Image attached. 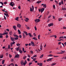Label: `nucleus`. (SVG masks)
Here are the masks:
<instances>
[{
	"label": "nucleus",
	"instance_id": "nucleus-1",
	"mask_svg": "<svg viewBox=\"0 0 66 66\" xmlns=\"http://www.w3.org/2000/svg\"><path fill=\"white\" fill-rule=\"evenodd\" d=\"M21 64L22 65H24V66H25V65H26V64L24 63V62L23 60H22L21 61Z\"/></svg>",
	"mask_w": 66,
	"mask_h": 66
},
{
	"label": "nucleus",
	"instance_id": "nucleus-2",
	"mask_svg": "<svg viewBox=\"0 0 66 66\" xmlns=\"http://www.w3.org/2000/svg\"><path fill=\"white\" fill-rule=\"evenodd\" d=\"M14 4V3H13V2H11L10 3V5H11V6H13Z\"/></svg>",
	"mask_w": 66,
	"mask_h": 66
},
{
	"label": "nucleus",
	"instance_id": "nucleus-3",
	"mask_svg": "<svg viewBox=\"0 0 66 66\" xmlns=\"http://www.w3.org/2000/svg\"><path fill=\"white\" fill-rule=\"evenodd\" d=\"M40 21V20L39 19H37L36 20H35V22H39V21Z\"/></svg>",
	"mask_w": 66,
	"mask_h": 66
},
{
	"label": "nucleus",
	"instance_id": "nucleus-4",
	"mask_svg": "<svg viewBox=\"0 0 66 66\" xmlns=\"http://www.w3.org/2000/svg\"><path fill=\"white\" fill-rule=\"evenodd\" d=\"M20 56L18 54H17L15 55V58H19V57Z\"/></svg>",
	"mask_w": 66,
	"mask_h": 66
},
{
	"label": "nucleus",
	"instance_id": "nucleus-5",
	"mask_svg": "<svg viewBox=\"0 0 66 66\" xmlns=\"http://www.w3.org/2000/svg\"><path fill=\"white\" fill-rule=\"evenodd\" d=\"M53 25V23H50L49 24H48V27H51V26H52Z\"/></svg>",
	"mask_w": 66,
	"mask_h": 66
},
{
	"label": "nucleus",
	"instance_id": "nucleus-6",
	"mask_svg": "<svg viewBox=\"0 0 66 66\" xmlns=\"http://www.w3.org/2000/svg\"><path fill=\"white\" fill-rule=\"evenodd\" d=\"M31 44L32 46H33L34 47L35 46V45H34V43L33 42H31Z\"/></svg>",
	"mask_w": 66,
	"mask_h": 66
},
{
	"label": "nucleus",
	"instance_id": "nucleus-7",
	"mask_svg": "<svg viewBox=\"0 0 66 66\" xmlns=\"http://www.w3.org/2000/svg\"><path fill=\"white\" fill-rule=\"evenodd\" d=\"M44 10H45V8H42L41 9V13H43V12L44 11Z\"/></svg>",
	"mask_w": 66,
	"mask_h": 66
},
{
	"label": "nucleus",
	"instance_id": "nucleus-8",
	"mask_svg": "<svg viewBox=\"0 0 66 66\" xmlns=\"http://www.w3.org/2000/svg\"><path fill=\"white\" fill-rule=\"evenodd\" d=\"M17 26L18 28H20L21 27V25L19 24H18L17 25Z\"/></svg>",
	"mask_w": 66,
	"mask_h": 66
},
{
	"label": "nucleus",
	"instance_id": "nucleus-9",
	"mask_svg": "<svg viewBox=\"0 0 66 66\" xmlns=\"http://www.w3.org/2000/svg\"><path fill=\"white\" fill-rule=\"evenodd\" d=\"M4 14L5 15V16H6V17H9V14H8V13H4Z\"/></svg>",
	"mask_w": 66,
	"mask_h": 66
},
{
	"label": "nucleus",
	"instance_id": "nucleus-10",
	"mask_svg": "<svg viewBox=\"0 0 66 66\" xmlns=\"http://www.w3.org/2000/svg\"><path fill=\"white\" fill-rule=\"evenodd\" d=\"M11 39L12 41H14V38L13 37H11Z\"/></svg>",
	"mask_w": 66,
	"mask_h": 66
},
{
	"label": "nucleus",
	"instance_id": "nucleus-11",
	"mask_svg": "<svg viewBox=\"0 0 66 66\" xmlns=\"http://www.w3.org/2000/svg\"><path fill=\"white\" fill-rule=\"evenodd\" d=\"M13 28L14 29V30H16V26H13Z\"/></svg>",
	"mask_w": 66,
	"mask_h": 66
},
{
	"label": "nucleus",
	"instance_id": "nucleus-12",
	"mask_svg": "<svg viewBox=\"0 0 66 66\" xmlns=\"http://www.w3.org/2000/svg\"><path fill=\"white\" fill-rule=\"evenodd\" d=\"M28 35H29L30 37H33V36L32 35L31 33H28Z\"/></svg>",
	"mask_w": 66,
	"mask_h": 66
},
{
	"label": "nucleus",
	"instance_id": "nucleus-13",
	"mask_svg": "<svg viewBox=\"0 0 66 66\" xmlns=\"http://www.w3.org/2000/svg\"><path fill=\"white\" fill-rule=\"evenodd\" d=\"M8 66H14V64L12 63H11Z\"/></svg>",
	"mask_w": 66,
	"mask_h": 66
},
{
	"label": "nucleus",
	"instance_id": "nucleus-14",
	"mask_svg": "<svg viewBox=\"0 0 66 66\" xmlns=\"http://www.w3.org/2000/svg\"><path fill=\"white\" fill-rule=\"evenodd\" d=\"M24 33L26 35H28V34L27 33V32L26 31H24Z\"/></svg>",
	"mask_w": 66,
	"mask_h": 66
},
{
	"label": "nucleus",
	"instance_id": "nucleus-15",
	"mask_svg": "<svg viewBox=\"0 0 66 66\" xmlns=\"http://www.w3.org/2000/svg\"><path fill=\"white\" fill-rule=\"evenodd\" d=\"M46 7H47V5H46V4H44L43 6V7H44V8H46Z\"/></svg>",
	"mask_w": 66,
	"mask_h": 66
},
{
	"label": "nucleus",
	"instance_id": "nucleus-16",
	"mask_svg": "<svg viewBox=\"0 0 66 66\" xmlns=\"http://www.w3.org/2000/svg\"><path fill=\"white\" fill-rule=\"evenodd\" d=\"M32 39H34V40H37V39L35 37H34L32 38Z\"/></svg>",
	"mask_w": 66,
	"mask_h": 66
},
{
	"label": "nucleus",
	"instance_id": "nucleus-17",
	"mask_svg": "<svg viewBox=\"0 0 66 66\" xmlns=\"http://www.w3.org/2000/svg\"><path fill=\"white\" fill-rule=\"evenodd\" d=\"M18 32L19 34H21V32H20V30H19L18 29Z\"/></svg>",
	"mask_w": 66,
	"mask_h": 66
},
{
	"label": "nucleus",
	"instance_id": "nucleus-18",
	"mask_svg": "<svg viewBox=\"0 0 66 66\" xmlns=\"http://www.w3.org/2000/svg\"><path fill=\"white\" fill-rule=\"evenodd\" d=\"M19 19V18L18 17H16V18L15 19V20H17V21H18V19Z\"/></svg>",
	"mask_w": 66,
	"mask_h": 66
},
{
	"label": "nucleus",
	"instance_id": "nucleus-19",
	"mask_svg": "<svg viewBox=\"0 0 66 66\" xmlns=\"http://www.w3.org/2000/svg\"><path fill=\"white\" fill-rule=\"evenodd\" d=\"M56 65V63H53L51 64V66H54V65Z\"/></svg>",
	"mask_w": 66,
	"mask_h": 66
},
{
	"label": "nucleus",
	"instance_id": "nucleus-20",
	"mask_svg": "<svg viewBox=\"0 0 66 66\" xmlns=\"http://www.w3.org/2000/svg\"><path fill=\"white\" fill-rule=\"evenodd\" d=\"M5 61V60H2V64H4V62Z\"/></svg>",
	"mask_w": 66,
	"mask_h": 66
},
{
	"label": "nucleus",
	"instance_id": "nucleus-21",
	"mask_svg": "<svg viewBox=\"0 0 66 66\" xmlns=\"http://www.w3.org/2000/svg\"><path fill=\"white\" fill-rule=\"evenodd\" d=\"M9 34L10 35H12V34H13V32L12 31H11L10 32H9Z\"/></svg>",
	"mask_w": 66,
	"mask_h": 66
},
{
	"label": "nucleus",
	"instance_id": "nucleus-22",
	"mask_svg": "<svg viewBox=\"0 0 66 66\" xmlns=\"http://www.w3.org/2000/svg\"><path fill=\"white\" fill-rule=\"evenodd\" d=\"M13 35L15 37H19V36H17V35Z\"/></svg>",
	"mask_w": 66,
	"mask_h": 66
},
{
	"label": "nucleus",
	"instance_id": "nucleus-23",
	"mask_svg": "<svg viewBox=\"0 0 66 66\" xmlns=\"http://www.w3.org/2000/svg\"><path fill=\"white\" fill-rule=\"evenodd\" d=\"M42 2V1H38L36 2L37 3H38V4H39L40 3Z\"/></svg>",
	"mask_w": 66,
	"mask_h": 66
},
{
	"label": "nucleus",
	"instance_id": "nucleus-24",
	"mask_svg": "<svg viewBox=\"0 0 66 66\" xmlns=\"http://www.w3.org/2000/svg\"><path fill=\"white\" fill-rule=\"evenodd\" d=\"M19 52L20 53H22L23 52L22 51L20 50H19Z\"/></svg>",
	"mask_w": 66,
	"mask_h": 66
},
{
	"label": "nucleus",
	"instance_id": "nucleus-25",
	"mask_svg": "<svg viewBox=\"0 0 66 66\" xmlns=\"http://www.w3.org/2000/svg\"><path fill=\"white\" fill-rule=\"evenodd\" d=\"M63 19L62 18H60L58 20L59 21H60L61 20H62Z\"/></svg>",
	"mask_w": 66,
	"mask_h": 66
},
{
	"label": "nucleus",
	"instance_id": "nucleus-26",
	"mask_svg": "<svg viewBox=\"0 0 66 66\" xmlns=\"http://www.w3.org/2000/svg\"><path fill=\"white\" fill-rule=\"evenodd\" d=\"M51 59H50V58L49 59H47V62H49V61H51Z\"/></svg>",
	"mask_w": 66,
	"mask_h": 66
},
{
	"label": "nucleus",
	"instance_id": "nucleus-27",
	"mask_svg": "<svg viewBox=\"0 0 66 66\" xmlns=\"http://www.w3.org/2000/svg\"><path fill=\"white\" fill-rule=\"evenodd\" d=\"M43 56H44V55L43 54L40 56V58H42V57H43Z\"/></svg>",
	"mask_w": 66,
	"mask_h": 66
},
{
	"label": "nucleus",
	"instance_id": "nucleus-28",
	"mask_svg": "<svg viewBox=\"0 0 66 66\" xmlns=\"http://www.w3.org/2000/svg\"><path fill=\"white\" fill-rule=\"evenodd\" d=\"M0 57L1 59H2V58H3V55H1L0 56Z\"/></svg>",
	"mask_w": 66,
	"mask_h": 66
},
{
	"label": "nucleus",
	"instance_id": "nucleus-29",
	"mask_svg": "<svg viewBox=\"0 0 66 66\" xmlns=\"http://www.w3.org/2000/svg\"><path fill=\"white\" fill-rule=\"evenodd\" d=\"M26 57H27L26 56H24L23 57V59H24V60H25V59H26Z\"/></svg>",
	"mask_w": 66,
	"mask_h": 66
},
{
	"label": "nucleus",
	"instance_id": "nucleus-30",
	"mask_svg": "<svg viewBox=\"0 0 66 66\" xmlns=\"http://www.w3.org/2000/svg\"><path fill=\"white\" fill-rule=\"evenodd\" d=\"M18 39V38L17 37H16L15 38V40H17Z\"/></svg>",
	"mask_w": 66,
	"mask_h": 66
},
{
	"label": "nucleus",
	"instance_id": "nucleus-31",
	"mask_svg": "<svg viewBox=\"0 0 66 66\" xmlns=\"http://www.w3.org/2000/svg\"><path fill=\"white\" fill-rule=\"evenodd\" d=\"M16 45L17 46H19L20 45V44L19 43H18L16 44Z\"/></svg>",
	"mask_w": 66,
	"mask_h": 66
},
{
	"label": "nucleus",
	"instance_id": "nucleus-32",
	"mask_svg": "<svg viewBox=\"0 0 66 66\" xmlns=\"http://www.w3.org/2000/svg\"><path fill=\"white\" fill-rule=\"evenodd\" d=\"M40 36L39 35H38V39H40Z\"/></svg>",
	"mask_w": 66,
	"mask_h": 66
},
{
	"label": "nucleus",
	"instance_id": "nucleus-33",
	"mask_svg": "<svg viewBox=\"0 0 66 66\" xmlns=\"http://www.w3.org/2000/svg\"><path fill=\"white\" fill-rule=\"evenodd\" d=\"M0 3H1V4H2V5H3L4 4L3 3V2H0Z\"/></svg>",
	"mask_w": 66,
	"mask_h": 66
},
{
	"label": "nucleus",
	"instance_id": "nucleus-34",
	"mask_svg": "<svg viewBox=\"0 0 66 66\" xmlns=\"http://www.w3.org/2000/svg\"><path fill=\"white\" fill-rule=\"evenodd\" d=\"M53 7L54 9H55V5H54L53 6Z\"/></svg>",
	"mask_w": 66,
	"mask_h": 66
},
{
	"label": "nucleus",
	"instance_id": "nucleus-35",
	"mask_svg": "<svg viewBox=\"0 0 66 66\" xmlns=\"http://www.w3.org/2000/svg\"><path fill=\"white\" fill-rule=\"evenodd\" d=\"M43 66V63H40V65L39 66Z\"/></svg>",
	"mask_w": 66,
	"mask_h": 66
},
{
	"label": "nucleus",
	"instance_id": "nucleus-36",
	"mask_svg": "<svg viewBox=\"0 0 66 66\" xmlns=\"http://www.w3.org/2000/svg\"><path fill=\"white\" fill-rule=\"evenodd\" d=\"M19 49V47H18L16 48V50L17 51H18Z\"/></svg>",
	"mask_w": 66,
	"mask_h": 66
},
{
	"label": "nucleus",
	"instance_id": "nucleus-37",
	"mask_svg": "<svg viewBox=\"0 0 66 66\" xmlns=\"http://www.w3.org/2000/svg\"><path fill=\"white\" fill-rule=\"evenodd\" d=\"M0 38H3V36L0 35Z\"/></svg>",
	"mask_w": 66,
	"mask_h": 66
},
{
	"label": "nucleus",
	"instance_id": "nucleus-38",
	"mask_svg": "<svg viewBox=\"0 0 66 66\" xmlns=\"http://www.w3.org/2000/svg\"><path fill=\"white\" fill-rule=\"evenodd\" d=\"M50 19H48V20L47 21V22H49V21H50Z\"/></svg>",
	"mask_w": 66,
	"mask_h": 66
},
{
	"label": "nucleus",
	"instance_id": "nucleus-39",
	"mask_svg": "<svg viewBox=\"0 0 66 66\" xmlns=\"http://www.w3.org/2000/svg\"><path fill=\"white\" fill-rule=\"evenodd\" d=\"M62 10H66V8H62Z\"/></svg>",
	"mask_w": 66,
	"mask_h": 66
},
{
	"label": "nucleus",
	"instance_id": "nucleus-40",
	"mask_svg": "<svg viewBox=\"0 0 66 66\" xmlns=\"http://www.w3.org/2000/svg\"><path fill=\"white\" fill-rule=\"evenodd\" d=\"M53 55H52L50 54L49 55H48V56H52Z\"/></svg>",
	"mask_w": 66,
	"mask_h": 66
},
{
	"label": "nucleus",
	"instance_id": "nucleus-41",
	"mask_svg": "<svg viewBox=\"0 0 66 66\" xmlns=\"http://www.w3.org/2000/svg\"><path fill=\"white\" fill-rule=\"evenodd\" d=\"M34 28H35V31H36V30H37V28H36V26H35L34 27Z\"/></svg>",
	"mask_w": 66,
	"mask_h": 66
},
{
	"label": "nucleus",
	"instance_id": "nucleus-42",
	"mask_svg": "<svg viewBox=\"0 0 66 66\" xmlns=\"http://www.w3.org/2000/svg\"><path fill=\"white\" fill-rule=\"evenodd\" d=\"M8 37H9V36H8V35H6V38H8Z\"/></svg>",
	"mask_w": 66,
	"mask_h": 66
},
{
	"label": "nucleus",
	"instance_id": "nucleus-43",
	"mask_svg": "<svg viewBox=\"0 0 66 66\" xmlns=\"http://www.w3.org/2000/svg\"><path fill=\"white\" fill-rule=\"evenodd\" d=\"M30 52L31 54H33V52L32 51H30Z\"/></svg>",
	"mask_w": 66,
	"mask_h": 66
},
{
	"label": "nucleus",
	"instance_id": "nucleus-44",
	"mask_svg": "<svg viewBox=\"0 0 66 66\" xmlns=\"http://www.w3.org/2000/svg\"><path fill=\"white\" fill-rule=\"evenodd\" d=\"M27 61L26 60H25L24 61V64H25V65L26 64H27Z\"/></svg>",
	"mask_w": 66,
	"mask_h": 66
},
{
	"label": "nucleus",
	"instance_id": "nucleus-45",
	"mask_svg": "<svg viewBox=\"0 0 66 66\" xmlns=\"http://www.w3.org/2000/svg\"><path fill=\"white\" fill-rule=\"evenodd\" d=\"M8 49H10V45H9L8 46Z\"/></svg>",
	"mask_w": 66,
	"mask_h": 66
},
{
	"label": "nucleus",
	"instance_id": "nucleus-46",
	"mask_svg": "<svg viewBox=\"0 0 66 66\" xmlns=\"http://www.w3.org/2000/svg\"><path fill=\"white\" fill-rule=\"evenodd\" d=\"M7 2H5L4 3V4H7Z\"/></svg>",
	"mask_w": 66,
	"mask_h": 66
},
{
	"label": "nucleus",
	"instance_id": "nucleus-47",
	"mask_svg": "<svg viewBox=\"0 0 66 66\" xmlns=\"http://www.w3.org/2000/svg\"><path fill=\"white\" fill-rule=\"evenodd\" d=\"M64 38V37H61L59 38V39H61V38Z\"/></svg>",
	"mask_w": 66,
	"mask_h": 66
},
{
	"label": "nucleus",
	"instance_id": "nucleus-48",
	"mask_svg": "<svg viewBox=\"0 0 66 66\" xmlns=\"http://www.w3.org/2000/svg\"><path fill=\"white\" fill-rule=\"evenodd\" d=\"M61 2V4H62V5H63V4H64L63 2V1H62Z\"/></svg>",
	"mask_w": 66,
	"mask_h": 66
},
{
	"label": "nucleus",
	"instance_id": "nucleus-49",
	"mask_svg": "<svg viewBox=\"0 0 66 66\" xmlns=\"http://www.w3.org/2000/svg\"><path fill=\"white\" fill-rule=\"evenodd\" d=\"M10 45L11 47H12V46H13V44H12V43H11L10 44Z\"/></svg>",
	"mask_w": 66,
	"mask_h": 66
},
{
	"label": "nucleus",
	"instance_id": "nucleus-50",
	"mask_svg": "<svg viewBox=\"0 0 66 66\" xmlns=\"http://www.w3.org/2000/svg\"><path fill=\"white\" fill-rule=\"evenodd\" d=\"M19 37L20 38H21V37H22V36H21V35H19Z\"/></svg>",
	"mask_w": 66,
	"mask_h": 66
},
{
	"label": "nucleus",
	"instance_id": "nucleus-51",
	"mask_svg": "<svg viewBox=\"0 0 66 66\" xmlns=\"http://www.w3.org/2000/svg\"><path fill=\"white\" fill-rule=\"evenodd\" d=\"M61 51V52H62L63 53H64L65 51Z\"/></svg>",
	"mask_w": 66,
	"mask_h": 66
},
{
	"label": "nucleus",
	"instance_id": "nucleus-52",
	"mask_svg": "<svg viewBox=\"0 0 66 66\" xmlns=\"http://www.w3.org/2000/svg\"><path fill=\"white\" fill-rule=\"evenodd\" d=\"M30 11L31 12H32V9L31 8L30 9Z\"/></svg>",
	"mask_w": 66,
	"mask_h": 66
},
{
	"label": "nucleus",
	"instance_id": "nucleus-53",
	"mask_svg": "<svg viewBox=\"0 0 66 66\" xmlns=\"http://www.w3.org/2000/svg\"><path fill=\"white\" fill-rule=\"evenodd\" d=\"M55 2H56V4H58V2H57V1H55Z\"/></svg>",
	"mask_w": 66,
	"mask_h": 66
},
{
	"label": "nucleus",
	"instance_id": "nucleus-54",
	"mask_svg": "<svg viewBox=\"0 0 66 66\" xmlns=\"http://www.w3.org/2000/svg\"><path fill=\"white\" fill-rule=\"evenodd\" d=\"M24 20L26 21V22H28V21L26 19H24Z\"/></svg>",
	"mask_w": 66,
	"mask_h": 66
},
{
	"label": "nucleus",
	"instance_id": "nucleus-55",
	"mask_svg": "<svg viewBox=\"0 0 66 66\" xmlns=\"http://www.w3.org/2000/svg\"><path fill=\"white\" fill-rule=\"evenodd\" d=\"M32 10L33 11L34 10V6H32Z\"/></svg>",
	"mask_w": 66,
	"mask_h": 66
},
{
	"label": "nucleus",
	"instance_id": "nucleus-56",
	"mask_svg": "<svg viewBox=\"0 0 66 66\" xmlns=\"http://www.w3.org/2000/svg\"><path fill=\"white\" fill-rule=\"evenodd\" d=\"M18 8L19 9H21V7H20V6H19L18 7Z\"/></svg>",
	"mask_w": 66,
	"mask_h": 66
},
{
	"label": "nucleus",
	"instance_id": "nucleus-57",
	"mask_svg": "<svg viewBox=\"0 0 66 66\" xmlns=\"http://www.w3.org/2000/svg\"><path fill=\"white\" fill-rule=\"evenodd\" d=\"M27 60V61H28V62H29V61H30V59L28 58Z\"/></svg>",
	"mask_w": 66,
	"mask_h": 66
},
{
	"label": "nucleus",
	"instance_id": "nucleus-58",
	"mask_svg": "<svg viewBox=\"0 0 66 66\" xmlns=\"http://www.w3.org/2000/svg\"><path fill=\"white\" fill-rule=\"evenodd\" d=\"M32 64V63L31 62H30L29 63V65H31V64Z\"/></svg>",
	"mask_w": 66,
	"mask_h": 66
},
{
	"label": "nucleus",
	"instance_id": "nucleus-59",
	"mask_svg": "<svg viewBox=\"0 0 66 66\" xmlns=\"http://www.w3.org/2000/svg\"><path fill=\"white\" fill-rule=\"evenodd\" d=\"M12 44H13V45H14V44H15V42H13L12 43Z\"/></svg>",
	"mask_w": 66,
	"mask_h": 66
},
{
	"label": "nucleus",
	"instance_id": "nucleus-60",
	"mask_svg": "<svg viewBox=\"0 0 66 66\" xmlns=\"http://www.w3.org/2000/svg\"><path fill=\"white\" fill-rule=\"evenodd\" d=\"M26 19L27 20H29V18H26Z\"/></svg>",
	"mask_w": 66,
	"mask_h": 66
},
{
	"label": "nucleus",
	"instance_id": "nucleus-61",
	"mask_svg": "<svg viewBox=\"0 0 66 66\" xmlns=\"http://www.w3.org/2000/svg\"><path fill=\"white\" fill-rule=\"evenodd\" d=\"M6 31H10V30H9V29H6Z\"/></svg>",
	"mask_w": 66,
	"mask_h": 66
},
{
	"label": "nucleus",
	"instance_id": "nucleus-62",
	"mask_svg": "<svg viewBox=\"0 0 66 66\" xmlns=\"http://www.w3.org/2000/svg\"><path fill=\"white\" fill-rule=\"evenodd\" d=\"M35 60H36V58H34L33 59V61L34 62V61H35Z\"/></svg>",
	"mask_w": 66,
	"mask_h": 66
},
{
	"label": "nucleus",
	"instance_id": "nucleus-63",
	"mask_svg": "<svg viewBox=\"0 0 66 66\" xmlns=\"http://www.w3.org/2000/svg\"><path fill=\"white\" fill-rule=\"evenodd\" d=\"M4 34H5L6 35L7 34H8V32H7L5 33H4Z\"/></svg>",
	"mask_w": 66,
	"mask_h": 66
},
{
	"label": "nucleus",
	"instance_id": "nucleus-64",
	"mask_svg": "<svg viewBox=\"0 0 66 66\" xmlns=\"http://www.w3.org/2000/svg\"><path fill=\"white\" fill-rule=\"evenodd\" d=\"M11 61L12 62H13V61H14V59H11Z\"/></svg>",
	"mask_w": 66,
	"mask_h": 66
}]
</instances>
